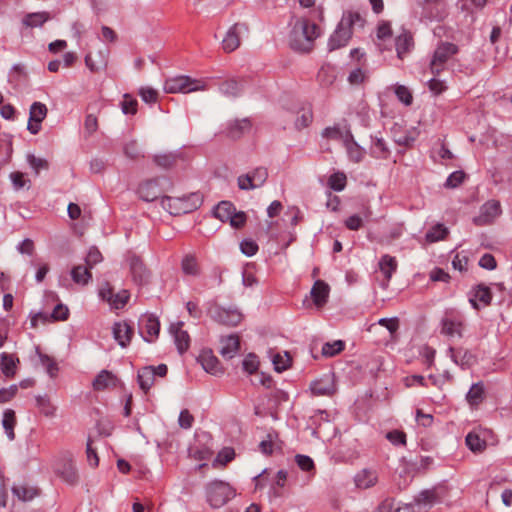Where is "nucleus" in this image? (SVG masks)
<instances>
[{"label":"nucleus","instance_id":"48","mask_svg":"<svg viewBox=\"0 0 512 512\" xmlns=\"http://www.w3.org/2000/svg\"><path fill=\"white\" fill-rule=\"evenodd\" d=\"M328 184L334 191H342L347 184V177L343 172H336L329 177Z\"/></svg>","mask_w":512,"mask_h":512},{"label":"nucleus","instance_id":"50","mask_svg":"<svg viewBox=\"0 0 512 512\" xmlns=\"http://www.w3.org/2000/svg\"><path fill=\"white\" fill-rule=\"evenodd\" d=\"M291 357L285 352L284 354L277 353L273 356V364L278 372L288 369L291 365Z\"/></svg>","mask_w":512,"mask_h":512},{"label":"nucleus","instance_id":"20","mask_svg":"<svg viewBox=\"0 0 512 512\" xmlns=\"http://www.w3.org/2000/svg\"><path fill=\"white\" fill-rule=\"evenodd\" d=\"M175 202L179 203L181 206L177 211L170 210L171 214H179V213H189L197 208H199L203 203V197L200 193H191L188 196H183L182 198L174 199Z\"/></svg>","mask_w":512,"mask_h":512},{"label":"nucleus","instance_id":"10","mask_svg":"<svg viewBox=\"0 0 512 512\" xmlns=\"http://www.w3.org/2000/svg\"><path fill=\"white\" fill-rule=\"evenodd\" d=\"M127 261L133 281L137 285L147 284L150 278V272L146 268L143 260L139 256L132 254L127 258Z\"/></svg>","mask_w":512,"mask_h":512},{"label":"nucleus","instance_id":"39","mask_svg":"<svg viewBox=\"0 0 512 512\" xmlns=\"http://www.w3.org/2000/svg\"><path fill=\"white\" fill-rule=\"evenodd\" d=\"M349 159L353 162L359 163L362 161L364 157V151L363 149L354 141L353 136L351 135V138H348L347 141L344 143Z\"/></svg>","mask_w":512,"mask_h":512},{"label":"nucleus","instance_id":"13","mask_svg":"<svg viewBox=\"0 0 512 512\" xmlns=\"http://www.w3.org/2000/svg\"><path fill=\"white\" fill-rule=\"evenodd\" d=\"M47 116V107L41 102H34L30 107L29 121L27 129L32 134H37L41 130V123Z\"/></svg>","mask_w":512,"mask_h":512},{"label":"nucleus","instance_id":"53","mask_svg":"<svg viewBox=\"0 0 512 512\" xmlns=\"http://www.w3.org/2000/svg\"><path fill=\"white\" fill-rule=\"evenodd\" d=\"M137 106H138V103L134 97H132L129 94H125L123 96V100L121 102V108H122L123 113L133 115L137 112Z\"/></svg>","mask_w":512,"mask_h":512},{"label":"nucleus","instance_id":"28","mask_svg":"<svg viewBox=\"0 0 512 512\" xmlns=\"http://www.w3.org/2000/svg\"><path fill=\"white\" fill-rule=\"evenodd\" d=\"M71 278L75 284L85 286L92 279L91 268L86 264H79L72 268Z\"/></svg>","mask_w":512,"mask_h":512},{"label":"nucleus","instance_id":"45","mask_svg":"<svg viewBox=\"0 0 512 512\" xmlns=\"http://www.w3.org/2000/svg\"><path fill=\"white\" fill-rule=\"evenodd\" d=\"M447 234L448 229L444 225L436 224L426 233V240L433 243L443 240Z\"/></svg>","mask_w":512,"mask_h":512},{"label":"nucleus","instance_id":"29","mask_svg":"<svg viewBox=\"0 0 512 512\" xmlns=\"http://www.w3.org/2000/svg\"><path fill=\"white\" fill-rule=\"evenodd\" d=\"M485 398V389L482 382L474 383L469 389L466 400L472 408H477Z\"/></svg>","mask_w":512,"mask_h":512},{"label":"nucleus","instance_id":"8","mask_svg":"<svg viewBox=\"0 0 512 512\" xmlns=\"http://www.w3.org/2000/svg\"><path fill=\"white\" fill-rule=\"evenodd\" d=\"M502 214L501 204L497 200H489L481 207L478 216L473 219L477 226H487L495 222V220Z\"/></svg>","mask_w":512,"mask_h":512},{"label":"nucleus","instance_id":"55","mask_svg":"<svg viewBox=\"0 0 512 512\" xmlns=\"http://www.w3.org/2000/svg\"><path fill=\"white\" fill-rule=\"evenodd\" d=\"M235 457V452L233 448L225 447L223 448L217 455L214 465L220 464L225 466L227 463L231 462Z\"/></svg>","mask_w":512,"mask_h":512},{"label":"nucleus","instance_id":"43","mask_svg":"<svg viewBox=\"0 0 512 512\" xmlns=\"http://www.w3.org/2000/svg\"><path fill=\"white\" fill-rule=\"evenodd\" d=\"M13 152L12 139L10 136H5L4 139H0V165H4L9 162Z\"/></svg>","mask_w":512,"mask_h":512},{"label":"nucleus","instance_id":"21","mask_svg":"<svg viewBox=\"0 0 512 512\" xmlns=\"http://www.w3.org/2000/svg\"><path fill=\"white\" fill-rule=\"evenodd\" d=\"M183 322H177L170 326V332L174 336L175 344L178 351L182 354L190 346V337L187 331L183 330Z\"/></svg>","mask_w":512,"mask_h":512},{"label":"nucleus","instance_id":"34","mask_svg":"<svg viewBox=\"0 0 512 512\" xmlns=\"http://www.w3.org/2000/svg\"><path fill=\"white\" fill-rule=\"evenodd\" d=\"M351 132L348 129L341 128L340 126L327 127L324 129L322 136L330 140H341L343 143L351 138Z\"/></svg>","mask_w":512,"mask_h":512},{"label":"nucleus","instance_id":"25","mask_svg":"<svg viewBox=\"0 0 512 512\" xmlns=\"http://www.w3.org/2000/svg\"><path fill=\"white\" fill-rule=\"evenodd\" d=\"M397 267L398 263L395 257H392L388 254H385L381 257L379 261V269L385 277V280L382 284L384 289L388 287L389 281L391 280L393 273L397 270Z\"/></svg>","mask_w":512,"mask_h":512},{"label":"nucleus","instance_id":"44","mask_svg":"<svg viewBox=\"0 0 512 512\" xmlns=\"http://www.w3.org/2000/svg\"><path fill=\"white\" fill-rule=\"evenodd\" d=\"M437 499L435 490H424L415 498V503L419 506L431 507Z\"/></svg>","mask_w":512,"mask_h":512},{"label":"nucleus","instance_id":"64","mask_svg":"<svg viewBox=\"0 0 512 512\" xmlns=\"http://www.w3.org/2000/svg\"><path fill=\"white\" fill-rule=\"evenodd\" d=\"M259 367L258 357L254 354H249L243 360V368L249 374H252L257 371Z\"/></svg>","mask_w":512,"mask_h":512},{"label":"nucleus","instance_id":"33","mask_svg":"<svg viewBox=\"0 0 512 512\" xmlns=\"http://www.w3.org/2000/svg\"><path fill=\"white\" fill-rule=\"evenodd\" d=\"M155 380V372L152 366H147L138 371V383L140 388L147 393L153 386Z\"/></svg>","mask_w":512,"mask_h":512},{"label":"nucleus","instance_id":"63","mask_svg":"<svg viewBox=\"0 0 512 512\" xmlns=\"http://www.w3.org/2000/svg\"><path fill=\"white\" fill-rule=\"evenodd\" d=\"M177 159L173 154L157 155L154 157V162L163 168H170L175 165Z\"/></svg>","mask_w":512,"mask_h":512},{"label":"nucleus","instance_id":"1","mask_svg":"<svg viewBox=\"0 0 512 512\" xmlns=\"http://www.w3.org/2000/svg\"><path fill=\"white\" fill-rule=\"evenodd\" d=\"M320 36V28L307 17L296 18L289 33V45L298 52H310L315 40Z\"/></svg>","mask_w":512,"mask_h":512},{"label":"nucleus","instance_id":"57","mask_svg":"<svg viewBox=\"0 0 512 512\" xmlns=\"http://www.w3.org/2000/svg\"><path fill=\"white\" fill-rule=\"evenodd\" d=\"M103 256L96 247H91L85 257V264L89 268H93L96 264L102 262Z\"/></svg>","mask_w":512,"mask_h":512},{"label":"nucleus","instance_id":"42","mask_svg":"<svg viewBox=\"0 0 512 512\" xmlns=\"http://www.w3.org/2000/svg\"><path fill=\"white\" fill-rule=\"evenodd\" d=\"M371 154L378 159H387L390 155V150L382 138H375L372 142Z\"/></svg>","mask_w":512,"mask_h":512},{"label":"nucleus","instance_id":"35","mask_svg":"<svg viewBox=\"0 0 512 512\" xmlns=\"http://www.w3.org/2000/svg\"><path fill=\"white\" fill-rule=\"evenodd\" d=\"M16 423L15 411L12 409H6L3 413L2 425L9 440H14L15 438L14 428Z\"/></svg>","mask_w":512,"mask_h":512},{"label":"nucleus","instance_id":"49","mask_svg":"<svg viewBox=\"0 0 512 512\" xmlns=\"http://www.w3.org/2000/svg\"><path fill=\"white\" fill-rule=\"evenodd\" d=\"M39 359L41 364L45 367L46 372L50 375V377H56L59 370L56 361L50 356L43 353H39Z\"/></svg>","mask_w":512,"mask_h":512},{"label":"nucleus","instance_id":"17","mask_svg":"<svg viewBox=\"0 0 512 512\" xmlns=\"http://www.w3.org/2000/svg\"><path fill=\"white\" fill-rule=\"evenodd\" d=\"M198 362L209 374L217 376L223 373V368L219 360L211 350H202L198 356Z\"/></svg>","mask_w":512,"mask_h":512},{"label":"nucleus","instance_id":"41","mask_svg":"<svg viewBox=\"0 0 512 512\" xmlns=\"http://www.w3.org/2000/svg\"><path fill=\"white\" fill-rule=\"evenodd\" d=\"M12 492L19 500L22 501H30L38 494V490L36 488L26 485H15L12 488Z\"/></svg>","mask_w":512,"mask_h":512},{"label":"nucleus","instance_id":"11","mask_svg":"<svg viewBox=\"0 0 512 512\" xmlns=\"http://www.w3.org/2000/svg\"><path fill=\"white\" fill-rule=\"evenodd\" d=\"M210 315L216 322L228 326H236L242 320V314L238 310L219 306L213 307Z\"/></svg>","mask_w":512,"mask_h":512},{"label":"nucleus","instance_id":"56","mask_svg":"<svg viewBox=\"0 0 512 512\" xmlns=\"http://www.w3.org/2000/svg\"><path fill=\"white\" fill-rule=\"evenodd\" d=\"M295 461L298 467L305 472H312V475L315 473V465L313 460L306 455H296Z\"/></svg>","mask_w":512,"mask_h":512},{"label":"nucleus","instance_id":"46","mask_svg":"<svg viewBox=\"0 0 512 512\" xmlns=\"http://www.w3.org/2000/svg\"><path fill=\"white\" fill-rule=\"evenodd\" d=\"M313 121V113L311 108H302L298 112V116L295 121V126L298 130L308 127Z\"/></svg>","mask_w":512,"mask_h":512},{"label":"nucleus","instance_id":"51","mask_svg":"<svg viewBox=\"0 0 512 512\" xmlns=\"http://www.w3.org/2000/svg\"><path fill=\"white\" fill-rule=\"evenodd\" d=\"M344 342L341 340L334 341L333 343H325L322 347V354L327 357H333L344 349Z\"/></svg>","mask_w":512,"mask_h":512},{"label":"nucleus","instance_id":"15","mask_svg":"<svg viewBox=\"0 0 512 512\" xmlns=\"http://www.w3.org/2000/svg\"><path fill=\"white\" fill-rule=\"evenodd\" d=\"M159 181L160 179L155 178L142 182L138 188L139 197L147 202L158 199L163 193Z\"/></svg>","mask_w":512,"mask_h":512},{"label":"nucleus","instance_id":"26","mask_svg":"<svg viewBox=\"0 0 512 512\" xmlns=\"http://www.w3.org/2000/svg\"><path fill=\"white\" fill-rule=\"evenodd\" d=\"M448 353L453 362L463 368L470 367L475 362V357L467 349L450 347Z\"/></svg>","mask_w":512,"mask_h":512},{"label":"nucleus","instance_id":"14","mask_svg":"<svg viewBox=\"0 0 512 512\" xmlns=\"http://www.w3.org/2000/svg\"><path fill=\"white\" fill-rule=\"evenodd\" d=\"M422 16L429 20H441L446 14L445 0H423Z\"/></svg>","mask_w":512,"mask_h":512},{"label":"nucleus","instance_id":"38","mask_svg":"<svg viewBox=\"0 0 512 512\" xmlns=\"http://www.w3.org/2000/svg\"><path fill=\"white\" fill-rule=\"evenodd\" d=\"M235 207L229 201H221L214 209V216L222 222H228Z\"/></svg>","mask_w":512,"mask_h":512},{"label":"nucleus","instance_id":"40","mask_svg":"<svg viewBox=\"0 0 512 512\" xmlns=\"http://www.w3.org/2000/svg\"><path fill=\"white\" fill-rule=\"evenodd\" d=\"M311 390L317 396L331 395L334 392V386L330 379H321L311 385Z\"/></svg>","mask_w":512,"mask_h":512},{"label":"nucleus","instance_id":"16","mask_svg":"<svg viewBox=\"0 0 512 512\" xmlns=\"http://www.w3.org/2000/svg\"><path fill=\"white\" fill-rule=\"evenodd\" d=\"M121 384L120 379L111 371L102 370L95 377L92 387L95 391L110 390L118 387Z\"/></svg>","mask_w":512,"mask_h":512},{"label":"nucleus","instance_id":"47","mask_svg":"<svg viewBox=\"0 0 512 512\" xmlns=\"http://www.w3.org/2000/svg\"><path fill=\"white\" fill-rule=\"evenodd\" d=\"M466 444L473 452H480L486 446L485 441L482 440L480 436L474 431L468 433L466 436Z\"/></svg>","mask_w":512,"mask_h":512},{"label":"nucleus","instance_id":"27","mask_svg":"<svg viewBox=\"0 0 512 512\" xmlns=\"http://www.w3.org/2000/svg\"><path fill=\"white\" fill-rule=\"evenodd\" d=\"M182 272L187 276L197 277L201 273V267L195 254H186L181 261Z\"/></svg>","mask_w":512,"mask_h":512},{"label":"nucleus","instance_id":"52","mask_svg":"<svg viewBox=\"0 0 512 512\" xmlns=\"http://www.w3.org/2000/svg\"><path fill=\"white\" fill-rule=\"evenodd\" d=\"M378 325L383 326L387 328V330L390 332L391 338L395 339L396 332L399 329L400 322L397 317L393 318H381L378 320Z\"/></svg>","mask_w":512,"mask_h":512},{"label":"nucleus","instance_id":"62","mask_svg":"<svg viewBox=\"0 0 512 512\" xmlns=\"http://www.w3.org/2000/svg\"><path fill=\"white\" fill-rule=\"evenodd\" d=\"M363 223H364V218L361 217L360 215L358 214H354V215H351L349 216L345 222H344V225L347 229L351 230V231H357L359 230L360 228H362L363 226Z\"/></svg>","mask_w":512,"mask_h":512},{"label":"nucleus","instance_id":"30","mask_svg":"<svg viewBox=\"0 0 512 512\" xmlns=\"http://www.w3.org/2000/svg\"><path fill=\"white\" fill-rule=\"evenodd\" d=\"M221 344V355L226 358H232L239 350L240 340L236 335H229L222 339Z\"/></svg>","mask_w":512,"mask_h":512},{"label":"nucleus","instance_id":"24","mask_svg":"<svg viewBox=\"0 0 512 512\" xmlns=\"http://www.w3.org/2000/svg\"><path fill=\"white\" fill-rule=\"evenodd\" d=\"M329 292H330L329 285L327 283H325L324 281L317 280L314 283L310 294H311L314 304L318 308H321L326 304L328 297H329Z\"/></svg>","mask_w":512,"mask_h":512},{"label":"nucleus","instance_id":"22","mask_svg":"<svg viewBox=\"0 0 512 512\" xmlns=\"http://www.w3.org/2000/svg\"><path fill=\"white\" fill-rule=\"evenodd\" d=\"M19 362V358L14 354L6 352L0 354V369L6 378L15 377Z\"/></svg>","mask_w":512,"mask_h":512},{"label":"nucleus","instance_id":"36","mask_svg":"<svg viewBox=\"0 0 512 512\" xmlns=\"http://www.w3.org/2000/svg\"><path fill=\"white\" fill-rule=\"evenodd\" d=\"M219 90L228 97H236L242 92V84L236 79H228L220 84Z\"/></svg>","mask_w":512,"mask_h":512},{"label":"nucleus","instance_id":"23","mask_svg":"<svg viewBox=\"0 0 512 512\" xmlns=\"http://www.w3.org/2000/svg\"><path fill=\"white\" fill-rule=\"evenodd\" d=\"M133 334V327L125 321L117 322L113 326L114 338L122 347H126L130 343Z\"/></svg>","mask_w":512,"mask_h":512},{"label":"nucleus","instance_id":"32","mask_svg":"<svg viewBox=\"0 0 512 512\" xmlns=\"http://www.w3.org/2000/svg\"><path fill=\"white\" fill-rule=\"evenodd\" d=\"M395 47L398 58L403 59L405 54L413 47L412 35L409 32L404 31L396 38Z\"/></svg>","mask_w":512,"mask_h":512},{"label":"nucleus","instance_id":"3","mask_svg":"<svg viewBox=\"0 0 512 512\" xmlns=\"http://www.w3.org/2000/svg\"><path fill=\"white\" fill-rule=\"evenodd\" d=\"M236 495L235 489L224 481L215 480L207 484L206 497L209 505L213 508H220L233 499Z\"/></svg>","mask_w":512,"mask_h":512},{"label":"nucleus","instance_id":"61","mask_svg":"<svg viewBox=\"0 0 512 512\" xmlns=\"http://www.w3.org/2000/svg\"><path fill=\"white\" fill-rule=\"evenodd\" d=\"M252 178L254 180V184L256 185V188L261 187L268 178V171L264 167H258L251 171Z\"/></svg>","mask_w":512,"mask_h":512},{"label":"nucleus","instance_id":"4","mask_svg":"<svg viewBox=\"0 0 512 512\" xmlns=\"http://www.w3.org/2000/svg\"><path fill=\"white\" fill-rule=\"evenodd\" d=\"M207 89L208 85L205 79H193L184 75L167 79L164 83V91L173 94L205 91Z\"/></svg>","mask_w":512,"mask_h":512},{"label":"nucleus","instance_id":"18","mask_svg":"<svg viewBox=\"0 0 512 512\" xmlns=\"http://www.w3.org/2000/svg\"><path fill=\"white\" fill-rule=\"evenodd\" d=\"M378 472L373 468H364L358 471L354 476V483L358 489H369L378 482Z\"/></svg>","mask_w":512,"mask_h":512},{"label":"nucleus","instance_id":"37","mask_svg":"<svg viewBox=\"0 0 512 512\" xmlns=\"http://www.w3.org/2000/svg\"><path fill=\"white\" fill-rule=\"evenodd\" d=\"M50 19L48 12L29 13L23 19V24L27 27H40Z\"/></svg>","mask_w":512,"mask_h":512},{"label":"nucleus","instance_id":"9","mask_svg":"<svg viewBox=\"0 0 512 512\" xmlns=\"http://www.w3.org/2000/svg\"><path fill=\"white\" fill-rule=\"evenodd\" d=\"M248 32V26L245 23H235L227 31L223 41L222 48L225 52L235 51L241 44V38Z\"/></svg>","mask_w":512,"mask_h":512},{"label":"nucleus","instance_id":"2","mask_svg":"<svg viewBox=\"0 0 512 512\" xmlns=\"http://www.w3.org/2000/svg\"><path fill=\"white\" fill-rule=\"evenodd\" d=\"M365 19L357 11H345L338 23L335 31L329 38L328 48L330 51L346 46L351 39L353 33L357 29L363 28Z\"/></svg>","mask_w":512,"mask_h":512},{"label":"nucleus","instance_id":"59","mask_svg":"<svg viewBox=\"0 0 512 512\" xmlns=\"http://www.w3.org/2000/svg\"><path fill=\"white\" fill-rule=\"evenodd\" d=\"M124 154L132 160L139 159L143 156L136 141H130L125 144Z\"/></svg>","mask_w":512,"mask_h":512},{"label":"nucleus","instance_id":"7","mask_svg":"<svg viewBox=\"0 0 512 512\" xmlns=\"http://www.w3.org/2000/svg\"><path fill=\"white\" fill-rule=\"evenodd\" d=\"M458 53V47L449 42L440 43L434 51L430 62V70L434 75H439L445 69V65L450 58Z\"/></svg>","mask_w":512,"mask_h":512},{"label":"nucleus","instance_id":"58","mask_svg":"<svg viewBox=\"0 0 512 512\" xmlns=\"http://www.w3.org/2000/svg\"><path fill=\"white\" fill-rule=\"evenodd\" d=\"M130 298V294L128 290H121L118 293L114 294L112 299L111 307L114 309H122Z\"/></svg>","mask_w":512,"mask_h":512},{"label":"nucleus","instance_id":"54","mask_svg":"<svg viewBox=\"0 0 512 512\" xmlns=\"http://www.w3.org/2000/svg\"><path fill=\"white\" fill-rule=\"evenodd\" d=\"M27 161L36 174H39L41 170H47L49 168L47 160L38 158L33 154L27 155Z\"/></svg>","mask_w":512,"mask_h":512},{"label":"nucleus","instance_id":"60","mask_svg":"<svg viewBox=\"0 0 512 512\" xmlns=\"http://www.w3.org/2000/svg\"><path fill=\"white\" fill-rule=\"evenodd\" d=\"M395 94H396L397 98L399 99V101H401L402 103H404L407 106L410 105L413 101V96H412L410 90L403 85H398L396 87Z\"/></svg>","mask_w":512,"mask_h":512},{"label":"nucleus","instance_id":"19","mask_svg":"<svg viewBox=\"0 0 512 512\" xmlns=\"http://www.w3.org/2000/svg\"><path fill=\"white\" fill-rule=\"evenodd\" d=\"M492 300V292L489 287L479 284L471 292L469 302L474 309H479L480 304L484 307L489 306Z\"/></svg>","mask_w":512,"mask_h":512},{"label":"nucleus","instance_id":"31","mask_svg":"<svg viewBox=\"0 0 512 512\" xmlns=\"http://www.w3.org/2000/svg\"><path fill=\"white\" fill-rule=\"evenodd\" d=\"M251 123L248 119L235 120L229 123L226 134L232 139L240 138L244 133L249 131Z\"/></svg>","mask_w":512,"mask_h":512},{"label":"nucleus","instance_id":"5","mask_svg":"<svg viewBox=\"0 0 512 512\" xmlns=\"http://www.w3.org/2000/svg\"><path fill=\"white\" fill-rule=\"evenodd\" d=\"M53 472L64 482L74 485L79 476L74 464L73 455L70 452H62L52 462Z\"/></svg>","mask_w":512,"mask_h":512},{"label":"nucleus","instance_id":"12","mask_svg":"<svg viewBox=\"0 0 512 512\" xmlns=\"http://www.w3.org/2000/svg\"><path fill=\"white\" fill-rule=\"evenodd\" d=\"M139 330L145 341L152 342L159 335L160 322L152 314L144 315L139 320Z\"/></svg>","mask_w":512,"mask_h":512},{"label":"nucleus","instance_id":"6","mask_svg":"<svg viewBox=\"0 0 512 512\" xmlns=\"http://www.w3.org/2000/svg\"><path fill=\"white\" fill-rule=\"evenodd\" d=\"M464 328L463 314L456 309H447L441 319V333L450 338H462Z\"/></svg>","mask_w":512,"mask_h":512}]
</instances>
